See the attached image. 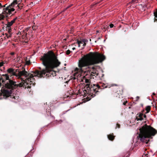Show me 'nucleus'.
<instances>
[{
  "instance_id": "9",
  "label": "nucleus",
  "mask_w": 157,
  "mask_h": 157,
  "mask_svg": "<svg viewBox=\"0 0 157 157\" xmlns=\"http://www.w3.org/2000/svg\"><path fill=\"white\" fill-rule=\"evenodd\" d=\"M107 137L109 140H113L114 136L113 135V134H112L108 135Z\"/></svg>"
},
{
  "instance_id": "1",
  "label": "nucleus",
  "mask_w": 157,
  "mask_h": 157,
  "mask_svg": "<svg viewBox=\"0 0 157 157\" xmlns=\"http://www.w3.org/2000/svg\"><path fill=\"white\" fill-rule=\"evenodd\" d=\"M105 59L103 55L97 52H90L82 57L78 62V67L77 71L71 76V79L76 80L80 82H85L86 83L91 82L92 79H94L98 75V73L95 72L94 67H93L89 68H86L84 71L83 67L93 65L101 63Z\"/></svg>"
},
{
  "instance_id": "17",
  "label": "nucleus",
  "mask_w": 157,
  "mask_h": 157,
  "mask_svg": "<svg viewBox=\"0 0 157 157\" xmlns=\"http://www.w3.org/2000/svg\"><path fill=\"white\" fill-rule=\"evenodd\" d=\"M30 63V61L29 60V61H27L26 62V64H27V65H29Z\"/></svg>"
},
{
  "instance_id": "11",
  "label": "nucleus",
  "mask_w": 157,
  "mask_h": 157,
  "mask_svg": "<svg viewBox=\"0 0 157 157\" xmlns=\"http://www.w3.org/2000/svg\"><path fill=\"white\" fill-rule=\"evenodd\" d=\"M143 115V114L141 113H140L139 114H137L136 115L137 116H138L139 118H142V116Z\"/></svg>"
},
{
  "instance_id": "15",
  "label": "nucleus",
  "mask_w": 157,
  "mask_h": 157,
  "mask_svg": "<svg viewBox=\"0 0 157 157\" xmlns=\"http://www.w3.org/2000/svg\"><path fill=\"white\" fill-rule=\"evenodd\" d=\"M4 63L3 61H2V62H0V67L2 66Z\"/></svg>"
},
{
  "instance_id": "33",
  "label": "nucleus",
  "mask_w": 157,
  "mask_h": 157,
  "mask_svg": "<svg viewBox=\"0 0 157 157\" xmlns=\"http://www.w3.org/2000/svg\"><path fill=\"white\" fill-rule=\"evenodd\" d=\"M13 98H14V99H15V97H13Z\"/></svg>"
},
{
  "instance_id": "23",
  "label": "nucleus",
  "mask_w": 157,
  "mask_h": 157,
  "mask_svg": "<svg viewBox=\"0 0 157 157\" xmlns=\"http://www.w3.org/2000/svg\"><path fill=\"white\" fill-rule=\"evenodd\" d=\"M150 110V108L149 106L148 107V108H147V111H149Z\"/></svg>"
},
{
  "instance_id": "32",
  "label": "nucleus",
  "mask_w": 157,
  "mask_h": 157,
  "mask_svg": "<svg viewBox=\"0 0 157 157\" xmlns=\"http://www.w3.org/2000/svg\"><path fill=\"white\" fill-rule=\"evenodd\" d=\"M153 95H155V93H153Z\"/></svg>"
},
{
  "instance_id": "14",
  "label": "nucleus",
  "mask_w": 157,
  "mask_h": 157,
  "mask_svg": "<svg viewBox=\"0 0 157 157\" xmlns=\"http://www.w3.org/2000/svg\"><path fill=\"white\" fill-rule=\"evenodd\" d=\"M71 52V51L70 50H68L66 51V54L67 55H69L70 53Z\"/></svg>"
},
{
  "instance_id": "35",
  "label": "nucleus",
  "mask_w": 157,
  "mask_h": 157,
  "mask_svg": "<svg viewBox=\"0 0 157 157\" xmlns=\"http://www.w3.org/2000/svg\"><path fill=\"white\" fill-rule=\"evenodd\" d=\"M1 86V83H0V87Z\"/></svg>"
},
{
  "instance_id": "31",
  "label": "nucleus",
  "mask_w": 157,
  "mask_h": 157,
  "mask_svg": "<svg viewBox=\"0 0 157 157\" xmlns=\"http://www.w3.org/2000/svg\"><path fill=\"white\" fill-rule=\"evenodd\" d=\"M83 46L82 44H81V46Z\"/></svg>"
},
{
  "instance_id": "12",
  "label": "nucleus",
  "mask_w": 157,
  "mask_h": 157,
  "mask_svg": "<svg viewBox=\"0 0 157 157\" xmlns=\"http://www.w3.org/2000/svg\"><path fill=\"white\" fill-rule=\"evenodd\" d=\"M9 34H6L7 38L10 37L11 36V31L10 32V33H9Z\"/></svg>"
},
{
  "instance_id": "24",
  "label": "nucleus",
  "mask_w": 157,
  "mask_h": 157,
  "mask_svg": "<svg viewBox=\"0 0 157 157\" xmlns=\"http://www.w3.org/2000/svg\"><path fill=\"white\" fill-rule=\"evenodd\" d=\"M20 57L17 58V62L19 61V60L20 59Z\"/></svg>"
},
{
  "instance_id": "21",
  "label": "nucleus",
  "mask_w": 157,
  "mask_h": 157,
  "mask_svg": "<svg viewBox=\"0 0 157 157\" xmlns=\"http://www.w3.org/2000/svg\"><path fill=\"white\" fill-rule=\"evenodd\" d=\"M17 17H16L12 20L15 22V21L17 19Z\"/></svg>"
},
{
  "instance_id": "3",
  "label": "nucleus",
  "mask_w": 157,
  "mask_h": 157,
  "mask_svg": "<svg viewBox=\"0 0 157 157\" xmlns=\"http://www.w3.org/2000/svg\"><path fill=\"white\" fill-rule=\"evenodd\" d=\"M2 76L3 77L0 78V81H2V82H5L6 83L1 90L0 99L3 98H6L11 96L12 90L19 86V84H17L16 82L13 81L10 78L8 74H3Z\"/></svg>"
},
{
  "instance_id": "16",
  "label": "nucleus",
  "mask_w": 157,
  "mask_h": 157,
  "mask_svg": "<svg viewBox=\"0 0 157 157\" xmlns=\"http://www.w3.org/2000/svg\"><path fill=\"white\" fill-rule=\"evenodd\" d=\"M138 0H132V2L134 3H137Z\"/></svg>"
},
{
  "instance_id": "34",
  "label": "nucleus",
  "mask_w": 157,
  "mask_h": 157,
  "mask_svg": "<svg viewBox=\"0 0 157 157\" xmlns=\"http://www.w3.org/2000/svg\"><path fill=\"white\" fill-rule=\"evenodd\" d=\"M21 33H22V32H20V34H22Z\"/></svg>"
},
{
  "instance_id": "10",
  "label": "nucleus",
  "mask_w": 157,
  "mask_h": 157,
  "mask_svg": "<svg viewBox=\"0 0 157 157\" xmlns=\"http://www.w3.org/2000/svg\"><path fill=\"white\" fill-rule=\"evenodd\" d=\"M137 121H142L143 119V118H139L138 116H137L136 117V119Z\"/></svg>"
},
{
  "instance_id": "7",
  "label": "nucleus",
  "mask_w": 157,
  "mask_h": 157,
  "mask_svg": "<svg viewBox=\"0 0 157 157\" xmlns=\"http://www.w3.org/2000/svg\"><path fill=\"white\" fill-rule=\"evenodd\" d=\"M88 41L87 40L85 39H82V40L80 41L78 40L77 43L78 44V47H80L81 46V44H82L83 47H82V48H84V47L86 45V43Z\"/></svg>"
},
{
  "instance_id": "26",
  "label": "nucleus",
  "mask_w": 157,
  "mask_h": 157,
  "mask_svg": "<svg viewBox=\"0 0 157 157\" xmlns=\"http://www.w3.org/2000/svg\"><path fill=\"white\" fill-rule=\"evenodd\" d=\"M144 118H146V116L145 115H144Z\"/></svg>"
},
{
  "instance_id": "29",
  "label": "nucleus",
  "mask_w": 157,
  "mask_h": 157,
  "mask_svg": "<svg viewBox=\"0 0 157 157\" xmlns=\"http://www.w3.org/2000/svg\"><path fill=\"white\" fill-rule=\"evenodd\" d=\"M139 98V97H138V96H137L136 97V98H137V99L136 100H137Z\"/></svg>"
},
{
  "instance_id": "4",
  "label": "nucleus",
  "mask_w": 157,
  "mask_h": 157,
  "mask_svg": "<svg viewBox=\"0 0 157 157\" xmlns=\"http://www.w3.org/2000/svg\"><path fill=\"white\" fill-rule=\"evenodd\" d=\"M7 71L12 75H15L18 78H20L21 76H24L25 77H27L26 79L22 80V82L19 84V87H23L25 88L26 87L30 88L32 86H34L35 82L34 79L33 78L34 75L28 73L25 70L19 71L17 75L16 74L15 70L12 68H9Z\"/></svg>"
},
{
  "instance_id": "13",
  "label": "nucleus",
  "mask_w": 157,
  "mask_h": 157,
  "mask_svg": "<svg viewBox=\"0 0 157 157\" xmlns=\"http://www.w3.org/2000/svg\"><path fill=\"white\" fill-rule=\"evenodd\" d=\"M97 88H95V89H94V88H93V91H94V93H96L97 92H98V89H96Z\"/></svg>"
},
{
  "instance_id": "19",
  "label": "nucleus",
  "mask_w": 157,
  "mask_h": 157,
  "mask_svg": "<svg viewBox=\"0 0 157 157\" xmlns=\"http://www.w3.org/2000/svg\"><path fill=\"white\" fill-rule=\"evenodd\" d=\"M109 26H110V28H113V26H114V25L113 24H111L110 25H109Z\"/></svg>"
},
{
  "instance_id": "18",
  "label": "nucleus",
  "mask_w": 157,
  "mask_h": 157,
  "mask_svg": "<svg viewBox=\"0 0 157 157\" xmlns=\"http://www.w3.org/2000/svg\"><path fill=\"white\" fill-rule=\"evenodd\" d=\"M94 86H96V87H97V88H99V86L98 84L94 85Z\"/></svg>"
},
{
  "instance_id": "27",
  "label": "nucleus",
  "mask_w": 157,
  "mask_h": 157,
  "mask_svg": "<svg viewBox=\"0 0 157 157\" xmlns=\"http://www.w3.org/2000/svg\"><path fill=\"white\" fill-rule=\"evenodd\" d=\"M2 7V4L0 3V8H1Z\"/></svg>"
},
{
  "instance_id": "36",
  "label": "nucleus",
  "mask_w": 157,
  "mask_h": 157,
  "mask_svg": "<svg viewBox=\"0 0 157 157\" xmlns=\"http://www.w3.org/2000/svg\"><path fill=\"white\" fill-rule=\"evenodd\" d=\"M97 32H98V31H97Z\"/></svg>"
},
{
  "instance_id": "22",
  "label": "nucleus",
  "mask_w": 157,
  "mask_h": 157,
  "mask_svg": "<svg viewBox=\"0 0 157 157\" xmlns=\"http://www.w3.org/2000/svg\"><path fill=\"white\" fill-rule=\"evenodd\" d=\"M10 23L11 24H13V23H14L15 22L13 20H12L10 22Z\"/></svg>"
},
{
  "instance_id": "30",
  "label": "nucleus",
  "mask_w": 157,
  "mask_h": 157,
  "mask_svg": "<svg viewBox=\"0 0 157 157\" xmlns=\"http://www.w3.org/2000/svg\"><path fill=\"white\" fill-rule=\"evenodd\" d=\"M72 49H73V50H75V48H74H74H72Z\"/></svg>"
},
{
  "instance_id": "8",
  "label": "nucleus",
  "mask_w": 157,
  "mask_h": 157,
  "mask_svg": "<svg viewBox=\"0 0 157 157\" xmlns=\"http://www.w3.org/2000/svg\"><path fill=\"white\" fill-rule=\"evenodd\" d=\"M6 29L7 30L8 33H10V32L11 30V26L13 25L10 22H8L7 24L6 25Z\"/></svg>"
},
{
  "instance_id": "6",
  "label": "nucleus",
  "mask_w": 157,
  "mask_h": 157,
  "mask_svg": "<svg viewBox=\"0 0 157 157\" xmlns=\"http://www.w3.org/2000/svg\"><path fill=\"white\" fill-rule=\"evenodd\" d=\"M17 4V0L14 1L10 5L6 8L3 9V13L5 14H10L11 12L14 11L15 9L12 7H14V6Z\"/></svg>"
},
{
  "instance_id": "25",
  "label": "nucleus",
  "mask_w": 157,
  "mask_h": 157,
  "mask_svg": "<svg viewBox=\"0 0 157 157\" xmlns=\"http://www.w3.org/2000/svg\"><path fill=\"white\" fill-rule=\"evenodd\" d=\"M11 54L12 55H13L14 54V52H11Z\"/></svg>"
},
{
  "instance_id": "28",
  "label": "nucleus",
  "mask_w": 157,
  "mask_h": 157,
  "mask_svg": "<svg viewBox=\"0 0 157 157\" xmlns=\"http://www.w3.org/2000/svg\"><path fill=\"white\" fill-rule=\"evenodd\" d=\"M72 5H71L70 6H68V7L66 9H67V8H68L69 7H71Z\"/></svg>"
},
{
  "instance_id": "2",
  "label": "nucleus",
  "mask_w": 157,
  "mask_h": 157,
  "mask_svg": "<svg viewBox=\"0 0 157 157\" xmlns=\"http://www.w3.org/2000/svg\"><path fill=\"white\" fill-rule=\"evenodd\" d=\"M41 60L45 68L41 71H36L34 73L35 76L40 78L55 76V73L53 70L59 66L61 63L55 54L50 51L44 54L41 57Z\"/></svg>"
},
{
  "instance_id": "5",
  "label": "nucleus",
  "mask_w": 157,
  "mask_h": 157,
  "mask_svg": "<svg viewBox=\"0 0 157 157\" xmlns=\"http://www.w3.org/2000/svg\"><path fill=\"white\" fill-rule=\"evenodd\" d=\"M140 134L137 136L138 140L142 142L148 143L149 141V138L154 136L156 133L155 129L149 126L146 125L142 127L140 129Z\"/></svg>"
},
{
  "instance_id": "20",
  "label": "nucleus",
  "mask_w": 157,
  "mask_h": 157,
  "mask_svg": "<svg viewBox=\"0 0 157 157\" xmlns=\"http://www.w3.org/2000/svg\"><path fill=\"white\" fill-rule=\"evenodd\" d=\"M143 7L144 8H147V5H144V6H143ZM145 10V9H144V10Z\"/></svg>"
}]
</instances>
